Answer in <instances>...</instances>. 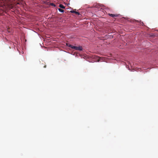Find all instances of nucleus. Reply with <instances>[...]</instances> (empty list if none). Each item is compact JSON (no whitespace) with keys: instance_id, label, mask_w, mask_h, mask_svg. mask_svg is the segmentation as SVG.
<instances>
[{"instance_id":"1","label":"nucleus","mask_w":158,"mask_h":158,"mask_svg":"<svg viewBox=\"0 0 158 158\" xmlns=\"http://www.w3.org/2000/svg\"><path fill=\"white\" fill-rule=\"evenodd\" d=\"M67 45L69 47H70V48L73 49H74L76 50L81 51L82 50V47H77L72 45H71L69 44H67Z\"/></svg>"},{"instance_id":"2","label":"nucleus","mask_w":158,"mask_h":158,"mask_svg":"<svg viewBox=\"0 0 158 158\" xmlns=\"http://www.w3.org/2000/svg\"><path fill=\"white\" fill-rule=\"evenodd\" d=\"M108 15L109 16L111 17H117L118 15L113 14L110 13L108 14Z\"/></svg>"},{"instance_id":"3","label":"nucleus","mask_w":158,"mask_h":158,"mask_svg":"<svg viewBox=\"0 0 158 158\" xmlns=\"http://www.w3.org/2000/svg\"><path fill=\"white\" fill-rule=\"evenodd\" d=\"M135 21L136 22L139 23V25L143 26L144 25V23L143 22H141L140 21H139L137 20H136Z\"/></svg>"},{"instance_id":"4","label":"nucleus","mask_w":158,"mask_h":158,"mask_svg":"<svg viewBox=\"0 0 158 158\" xmlns=\"http://www.w3.org/2000/svg\"><path fill=\"white\" fill-rule=\"evenodd\" d=\"M70 12L72 13H75L76 14L79 15H80L79 13L77 11H74V10H72L70 11Z\"/></svg>"},{"instance_id":"5","label":"nucleus","mask_w":158,"mask_h":158,"mask_svg":"<svg viewBox=\"0 0 158 158\" xmlns=\"http://www.w3.org/2000/svg\"><path fill=\"white\" fill-rule=\"evenodd\" d=\"M59 7L60 8L62 9H64L65 8V6L63 5L62 4H60L59 5Z\"/></svg>"},{"instance_id":"6","label":"nucleus","mask_w":158,"mask_h":158,"mask_svg":"<svg viewBox=\"0 0 158 158\" xmlns=\"http://www.w3.org/2000/svg\"><path fill=\"white\" fill-rule=\"evenodd\" d=\"M58 10L61 13H63L64 11V10H63V9H62L60 8H59Z\"/></svg>"},{"instance_id":"7","label":"nucleus","mask_w":158,"mask_h":158,"mask_svg":"<svg viewBox=\"0 0 158 158\" xmlns=\"http://www.w3.org/2000/svg\"><path fill=\"white\" fill-rule=\"evenodd\" d=\"M50 5L52 6H53L54 7H55L56 6V5L53 3H50Z\"/></svg>"},{"instance_id":"8","label":"nucleus","mask_w":158,"mask_h":158,"mask_svg":"<svg viewBox=\"0 0 158 158\" xmlns=\"http://www.w3.org/2000/svg\"><path fill=\"white\" fill-rule=\"evenodd\" d=\"M46 65L45 64L43 66V67L44 68H46Z\"/></svg>"},{"instance_id":"9","label":"nucleus","mask_w":158,"mask_h":158,"mask_svg":"<svg viewBox=\"0 0 158 158\" xmlns=\"http://www.w3.org/2000/svg\"><path fill=\"white\" fill-rule=\"evenodd\" d=\"M45 3L47 4H48V2H45Z\"/></svg>"}]
</instances>
